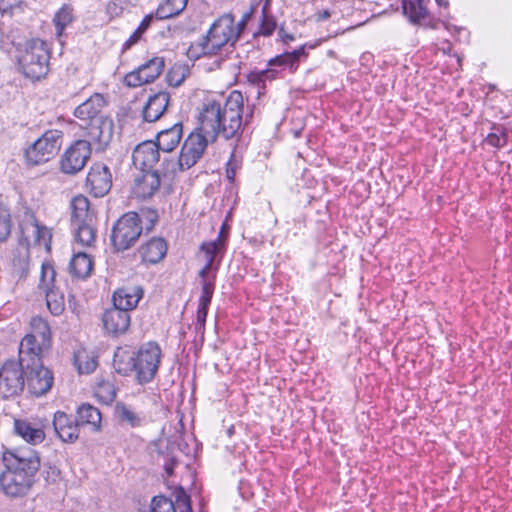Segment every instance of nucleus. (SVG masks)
I'll list each match as a JSON object with an SVG mask.
<instances>
[{
  "mask_svg": "<svg viewBox=\"0 0 512 512\" xmlns=\"http://www.w3.org/2000/svg\"><path fill=\"white\" fill-rule=\"evenodd\" d=\"M14 430L17 435L33 445L40 444L45 439V432L42 426L27 420L16 419L14 421Z\"/></svg>",
  "mask_w": 512,
  "mask_h": 512,
  "instance_id": "nucleus-29",
  "label": "nucleus"
},
{
  "mask_svg": "<svg viewBox=\"0 0 512 512\" xmlns=\"http://www.w3.org/2000/svg\"><path fill=\"white\" fill-rule=\"evenodd\" d=\"M74 10L72 6L64 4L54 15L53 24L55 26V34L60 39L67 27L74 21Z\"/></svg>",
  "mask_w": 512,
  "mask_h": 512,
  "instance_id": "nucleus-37",
  "label": "nucleus"
},
{
  "mask_svg": "<svg viewBox=\"0 0 512 512\" xmlns=\"http://www.w3.org/2000/svg\"><path fill=\"white\" fill-rule=\"evenodd\" d=\"M113 121L109 117L102 116L87 123V136L89 142L98 145V149H103L112 139Z\"/></svg>",
  "mask_w": 512,
  "mask_h": 512,
  "instance_id": "nucleus-19",
  "label": "nucleus"
},
{
  "mask_svg": "<svg viewBox=\"0 0 512 512\" xmlns=\"http://www.w3.org/2000/svg\"><path fill=\"white\" fill-rule=\"evenodd\" d=\"M159 151L154 141H144L133 150L132 162L142 171L151 170L159 161Z\"/></svg>",
  "mask_w": 512,
  "mask_h": 512,
  "instance_id": "nucleus-20",
  "label": "nucleus"
},
{
  "mask_svg": "<svg viewBox=\"0 0 512 512\" xmlns=\"http://www.w3.org/2000/svg\"><path fill=\"white\" fill-rule=\"evenodd\" d=\"M204 326H205V322H202V321H199V322H195V330L196 331H201L204 329Z\"/></svg>",
  "mask_w": 512,
  "mask_h": 512,
  "instance_id": "nucleus-60",
  "label": "nucleus"
},
{
  "mask_svg": "<svg viewBox=\"0 0 512 512\" xmlns=\"http://www.w3.org/2000/svg\"><path fill=\"white\" fill-rule=\"evenodd\" d=\"M20 245L23 248H29L32 245H43L46 250H50V242L52 238L51 231L48 227L40 224L35 215L26 211L20 221Z\"/></svg>",
  "mask_w": 512,
  "mask_h": 512,
  "instance_id": "nucleus-11",
  "label": "nucleus"
},
{
  "mask_svg": "<svg viewBox=\"0 0 512 512\" xmlns=\"http://www.w3.org/2000/svg\"><path fill=\"white\" fill-rule=\"evenodd\" d=\"M165 68V59L160 56L152 57L138 68L127 73L124 83L129 87H140L144 84L154 82Z\"/></svg>",
  "mask_w": 512,
  "mask_h": 512,
  "instance_id": "nucleus-15",
  "label": "nucleus"
},
{
  "mask_svg": "<svg viewBox=\"0 0 512 512\" xmlns=\"http://www.w3.org/2000/svg\"><path fill=\"white\" fill-rule=\"evenodd\" d=\"M162 357V349L155 341H148L139 347L135 354L136 381L139 384L149 383L155 378Z\"/></svg>",
  "mask_w": 512,
  "mask_h": 512,
  "instance_id": "nucleus-6",
  "label": "nucleus"
},
{
  "mask_svg": "<svg viewBox=\"0 0 512 512\" xmlns=\"http://www.w3.org/2000/svg\"><path fill=\"white\" fill-rule=\"evenodd\" d=\"M241 164V157L237 155L236 149L234 148L226 165V177L230 183L234 182L237 171L241 168Z\"/></svg>",
  "mask_w": 512,
  "mask_h": 512,
  "instance_id": "nucleus-46",
  "label": "nucleus"
},
{
  "mask_svg": "<svg viewBox=\"0 0 512 512\" xmlns=\"http://www.w3.org/2000/svg\"><path fill=\"white\" fill-rule=\"evenodd\" d=\"M188 0H163L155 11L157 19L164 20L179 15L187 6Z\"/></svg>",
  "mask_w": 512,
  "mask_h": 512,
  "instance_id": "nucleus-36",
  "label": "nucleus"
},
{
  "mask_svg": "<svg viewBox=\"0 0 512 512\" xmlns=\"http://www.w3.org/2000/svg\"><path fill=\"white\" fill-rule=\"evenodd\" d=\"M251 117L252 111L244 117V96L234 90L228 95H207L199 107L197 126L210 139L217 140L221 135L227 140L238 141Z\"/></svg>",
  "mask_w": 512,
  "mask_h": 512,
  "instance_id": "nucleus-1",
  "label": "nucleus"
},
{
  "mask_svg": "<svg viewBox=\"0 0 512 512\" xmlns=\"http://www.w3.org/2000/svg\"><path fill=\"white\" fill-rule=\"evenodd\" d=\"M91 156V143L77 140L62 155L60 169L63 173L74 175L81 171Z\"/></svg>",
  "mask_w": 512,
  "mask_h": 512,
  "instance_id": "nucleus-14",
  "label": "nucleus"
},
{
  "mask_svg": "<svg viewBox=\"0 0 512 512\" xmlns=\"http://www.w3.org/2000/svg\"><path fill=\"white\" fill-rule=\"evenodd\" d=\"M95 396L104 404H110L116 398V388L109 381L100 382L95 388Z\"/></svg>",
  "mask_w": 512,
  "mask_h": 512,
  "instance_id": "nucleus-39",
  "label": "nucleus"
},
{
  "mask_svg": "<svg viewBox=\"0 0 512 512\" xmlns=\"http://www.w3.org/2000/svg\"><path fill=\"white\" fill-rule=\"evenodd\" d=\"M143 230L142 219L135 212L120 217L113 226L111 242L116 251H125L139 239Z\"/></svg>",
  "mask_w": 512,
  "mask_h": 512,
  "instance_id": "nucleus-5",
  "label": "nucleus"
},
{
  "mask_svg": "<svg viewBox=\"0 0 512 512\" xmlns=\"http://www.w3.org/2000/svg\"><path fill=\"white\" fill-rule=\"evenodd\" d=\"M143 175L136 179L133 188L134 194L139 198H150L159 189L161 180L157 171H143Z\"/></svg>",
  "mask_w": 512,
  "mask_h": 512,
  "instance_id": "nucleus-25",
  "label": "nucleus"
},
{
  "mask_svg": "<svg viewBox=\"0 0 512 512\" xmlns=\"http://www.w3.org/2000/svg\"><path fill=\"white\" fill-rule=\"evenodd\" d=\"M276 76V71L272 69L263 70L260 73V77L262 80L273 79Z\"/></svg>",
  "mask_w": 512,
  "mask_h": 512,
  "instance_id": "nucleus-57",
  "label": "nucleus"
},
{
  "mask_svg": "<svg viewBox=\"0 0 512 512\" xmlns=\"http://www.w3.org/2000/svg\"><path fill=\"white\" fill-rule=\"evenodd\" d=\"M2 460L5 466L0 475L3 492L12 497L25 495L40 469L39 454L33 449L6 450Z\"/></svg>",
  "mask_w": 512,
  "mask_h": 512,
  "instance_id": "nucleus-2",
  "label": "nucleus"
},
{
  "mask_svg": "<svg viewBox=\"0 0 512 512\" xmlns=\"http://www.w3.org/2000/svg\"><path fill=\"white\" fill-rule=\"evenodd\" d=\"M438 6L447 8L448 7V0H435Z\"/></svg>",
  "mask_w": 512,
  "mask_h": 512,
  "instance_id": "nucleus-61",
  "label": "nucleus"
},
{
  "mask_svg": "<svg viewBox=\"0 0 512 512\" xmlns=\"http://www.w3.org/2000/svg\"><path fill=\"white\" fill-rule=\"evenodd\" d=\"M105 100L102 95L96 93L80 104L74 112V115L83 121L91 122L96 118H100L101 109L104 107Z\"/></svg>",
  "mask_w": 512,
  "mask_h": 512,
  "instance_id": "nucleus-26",
  "label": "nucleus"
},
{
  "mask_svg": "<svg viewBox=\"0 0 512 512\" xmlns=\"http://www.w3.org/2000/svg\"><path fill=\"white\" fill-rule=\"evenodd\" d=\"M200 250L204 253L206 263L200 270L199 275L205 276L213 272L216 273L218 269V264L215 265L216 259L225 251V240L222 237V233L215 240L202 243Z\"/></svg>",
  "mask_w": 512,
  "mask_h": 512,
  "instance_id": "nucleus-21",
  "label": "nucleus"
},
{
  "mask_svg": "<svg viewBox=\"0 0 512 512\" xmlns=\"http://www.w3.org/2000/svg\"><path fill=\"white\" fill-rule=\"evenodd\" d=\"M142 289L140 287L121 288L113 294L114 310L107 313V316L113 318L112 313L118 312L117 317L123 318L126 312L134 309L142 298Z\"/></svg>",
  "mask_w": 512,
  "mask_h": 512,
  "instance_id": "nucleus-17",
  "label": "nucleus"
},
{
  "mask_svg": "<svg viewBox=\"0 0 512 512\" xmlns=\"http://www.w3.org/2000/svg\"><path fill=\"white\" fill-rule=\"evenodd\" d=\"M403 11L413 23H429V12L424 6V0H404Z\"/></svg>",
  "mask_w": 512,
  "mask_h": 512,
  "instance_id": "nucleus-31",
  "label": "nucleus"
},
{
  "mask_svg": "<svg viewBox=\"0 0 512 512\" xmlns=\"http://www.w3.org/2000/svg\"><path fill=\"white\" fill-rule=\"evenodd\" d=\"M124 0H111L108 2L106 6V12L110 16V18L118 17L123 12V5L122 2Z\"/></svg>",
  "mask_w": 512,
  "mask_h": 512,
  "instance_id": "nucleus-50",
  "label": "nucleus"
},
{
  "mask_svg": "<svg viewBox=\"0 0 512 512\" xmlns=\"http://www.w3.org/2000/svg\"><path fill=\"white\" fill-rule=\"evenodd\" d=\"M138 1H139V0H125V2H126L127 4H130V5H133V6H134V5H136V3H137Z\"/></svg>",
  "mask_w": 512,
  "mask_h": 512,
  "instance_id": "nucleus-62",
  "label": "nucleus"
},
{
  "mask_svg": "<svg viewBox=\"0 0 512 512\" xmlns=\"http://www.w3.org/2000/svg\"><path fill=\"white\" fill-rule=\"evenodd\" d=\"M278 35L279 37L284 41V42H288V41H292L294 40V37L293 35H290L288 33H286V31L284 30L283 27H280L279 30H278Z\"/></svg>",
  "mask_w": 512,
  "mask_h": 512,
  "instance_id": "nucleus-58",
  "label": "nucleus"
},
{
  "mask_svg": "<svg viewBox=\"0 0 512 512\" xmlns=\"http://www.w3.org/2000/svg\"><path fill=\"white\" fill-rule=\"evenodd\" d=\"M96 222L72 224L75 231V241L83 247H90L96 240Z\"/></svg>",
  "mask_w": 512,
  "mask_h": 512,
  "instance_id": "nucleus-35",
  "label": "nucleus"
},
{
  "mask_svg": "<svg viewBox=\"0 0 512 512\" xmlns=\"http://www.w3.org/2000/svg\"><path fill=\"white\" fill-rule=\"evenodd\" d=\"M176 503L178 507H183L181 512H192V508L190 505V497L185 493V491L180 488L176 493Z\"/></svg>",
  "mask_w": 512,
  "mask_h": 512,
  "instance_id": "nucleus-48",
  "label": "nucleus"
},
{
  "mask_svg": "<svg viewBox=\"0 0 512 512\" xmlns=\"http://www.w3.org/2000/svg\"><path fill=\"white\" fill-rule=\"evenodd\" d=\"M113 367L118 374L123 376H128L132 373L136 376L135 355L118 348L114 353Z\"/></svg>",
  "mask_w": 512,
  "mask_h": 512,
  "instance_id": "nucleus-32",
  "label": "nucleus"
},
{
  "mask_svg": "<svg viewBox=\"0 0 512 512\" xmlns=\"http://www.w3.org/2000/svg\"><path fill=\"white\" fill-rule=\"evenodd\" d=\"M183 135V125L181 122L175 123L170 128L161 130L157 134L156 146L160 151L172 152L180 143Z\"/></svg>",
  "mask_w": 512,
  "mask_h": 512,
  "instance_id": "nucleus-27",
  "label": "nucleus"
},
{
  "mask_svg": "<svg viewBox=\"0 0 512 512\" xmlns=\"http://www.w3.org/2000/svg\"><path fill=\"white\" fill-rule=\"evenodd\" d=\"M140 219H142V223L146 221L148 223L146 229L151 230L158 220V215L153 210H147L142 212Z\"/></svg>",
  "mask_w": 512,
  "mask_h": 512,
  "instance_id": "nucleus-51",
  "label": "nucleus"
},
{
  "mask_svg": "<svg viewBox=\"0 0 512 512\" xmlns=\"http://www.w3.org/2000/svg\"><path fill=\"white\" fill-rule=\"evenodd\" d=\"M305 46H301L292 52H286L272 58L269 61L270 66H285L290 69L291 72H295L299 67V60L302 56H305Z\"/></svg>",
  "mask_w": 512,
  "mask_h": 512,
  "instance_id": "nucleus-34",
  "label": "nucleus"
},
{
  "mask_svg": "<svg viewBox=\"0 0 512 512\" xmlns=\"http://www.w3.org/2000/svg\"><path fill=\"white\" fill-rule=\"evenodd\" d=\"M188 68L184 65L176 64L171 67L167 73V82L170 86L178 87L180 86L186 76L188 75Z\"/></svg>",
  "mask_w": 512,
  "mask_h": 512,
  "instance_id": "nucleus-40",
  "label": "nucleus"
},
{
  "mask_svg": "<svg viewBox=\"0 0 512 512\" xmlns=\"http://www.w3.org/2000/svg\"><path fill=\"white\" fill-rule=\"evenodd\" d=\"M215 139H210L197 126L184 140L178 161L177 168L179 171H185L193 167L203 156L207 146L214 143Z\"/></svg>",
  "mask_w": 512,
  "mask_h": 512,
  "instance_id": "nucleus-9",
  "label": "nucleus"
},
{
  "mask_svg": "<svg viewBox=\"0 0 512 512\" xmlns=\"http://www.w3.org/2000/svg\"><path fill=\"white\" fill-rule=\"evenodd\" d=\"M276 21L272 16L264 14L261 23V33L265 36H270L276 29Z\"/></svg>",
  "mask_w": 512,
  "mask_h": 512,
  "instance_id": "nucleus-49",
  "label": "nucleus"
},
{
  "mask_svg": "<svg viewBox=\"0 0 512 512\" xmlns=\"http://www.w3.org/2000/svg\"><path fill=\"white\" fill-rule=\"evenodd\" d=\"M151 512H176V509L171 499L159 495L151 501Z\"/></svg>",
  "mask_w": 512,
  "mask_h": 512,
  "instance_id": "nucleus-45",
  "label": "nucleus"
},
{
  "mask_svg": "<svg viewBox=\"0 0 512 512\" xmlns=\"http://www.w3.org/2000/svg\"><path fill=\"white\" fill-rule=\"evenodd\" d=\"M114 417L118 424L123 427L138 428L145 422V416L142 413L137 412L131 405L122 401L116 402Z\"/></svg>",
  "mask_w": 512,
  "mask_h": 512,
  "instance_id": "nucleus-24",
  "label": "nucleus"
},
{
  "mask_svg": "<svg viewBox=\"0 0 512 512\" xmlns=\"http://www.w3.org/2000/svg\"><path fill=\"white\" fill-rule=\"evenodd\" d=\"M167 249V243L163 238L153 237L143 243L138 249V252L142 262L147 264H156L165 257Z\"/></svg>",
  "mask_w": 512,
  "mask_h": 512,
  "instance_id": "nucleus-23",
  "label": "nucleus"
},
{
  "mask_svg": "<svg viewBox=\"0 0 512 512\" xmlns=\"http://www.w3.org/2000/svg\"><path fill=\"white\" fill-rule=\"evenodd\" d=\"M485 141L492 147L502 148L507 144L508 136L504 129L495 127L493 132L487 135Z\"/></svg>",
  "mask_w": 512,
  "mask_h": 512,
  "instance_id": "nucleus-44",
  "label": "nucleus"
},
{
  "mask_svg": "<svg viewBox=\"0 0 512 512\" xmlns=\"http://www.w3.org/2000/svg\"><path fill=\"white\" fill-rule=\"evenodd\" d=\"M93 265V260L88 254L78 252L71 259L69 268L74 276L84 279L90 276Z\"/></svg>",
  "mask_w": 512,
  "mask_h": 512,
  "instance_id": "nucleus-33",
  "label": "nucleus"
},
{
  "mask_svg": "<svg viewBox=\"0 0 512 512\" xmlns=\"http://www.w3.org/2000/svg\"><path fill=\"white\" fill-rule=\"evenodd\" d=\"M23 0H0V12L2 14L10 13L14 8H18Z\"/></svg>",
  "mask_w": 512,
  "mask_h": 512,
  "instance_id": "nucleus-52",
  "label": "nucleus"
},
{
  "mask_svg": "<svg viewBox=\"0 0 512 512\" xmlns=\"http://www.w3.org/2000/svg\"><path fill=\"white\" fill-rule=\"evenodd\" d=\"M170 103V94L160 91L151 95L142 110L143 119L146 122H155L159 120L168 108Z\"/></svg>",
  "mask_w": 512,
  "mask_h": 512,
  "instance_id": "nucleus-22",
  "label": "nucleus"
},
{
  "mask_svg": "<svg viewBox=\"0 0 512 512\" xmlns=\"http://www.w3.org/2000/svg\"><path fill=\"white\" fill-rule=\"evenodd\" d=\"M74 365L80 374H90L96 369L98 362L96 356L82 349L74 353Z\"/></svg>",
  "mask_w": 512,
  "mask_h": 512,
  "instance_id": "nucleus-38",
  "label": "nucleus"
},
{
  "mask_svg": "<svg viewBox=\"0 0 512 512\" xmlns=\"http://www.w3.org/2000/svg\"><path fill=\"white\" fill-rule=\"evenodd\" d=\"M154 18H156L155 13L146 15L137 28L139 32L144 33L149 28Z\"/></svg>",
  "mask_w": 512,
  "mask_h": 512,
  "instance_id": "nucleus-54",
  "label": "nucleus"
},
{
  "mask_svg": "<svg viewBox=\"0 0 512 512\" xmlns=\"http://www.w3.org/2000/svg\"><path fill=\"white\" fill-rule=\"evenodd\" d=\"M175 464H176V461H175V458H174V457H169V456H167V457L165 458V460H164V465H163V466H164V469H165V471H166V473H167L168 475H171V474H172V472H173V468H174Z\"/></svg>",
  "mask_w": 512,
  "mask_h": 512,
  "instance_id": "nucleus-55",
  "label": "nucleus"
},
{
  "mask_svg": "<svg viewBox=\"0 0 512 512\" xmlns=\"http://www.w3.org/2000/svg\"><path fill=\"white\" fill-rule=\"evenodd\" d=\"M71 223L96 222V213L87 197L75 196L71 201Z\"/></svg>",
  "mask_w": 512,
  "mask_h": 512,
  "instance_id": "nucleus-28",
  "label": "nucleus"
},
{
  "mask_svg": "<svg viewBox=\"0 0 512 512\" xmlns=\"http://www.w3.org/2000/svg\"><path fill=\"white\" fill-rule=\"evenodd\" d=\"M75 418L79 422V426L90 425L94 431H99L101 428L102 417L99 409L88 403H83L77 408Z\"/></svg>",
  "mask_w": 512,
  "mask_h": 512,
  "instance_id": "nucleus-30",
  "label": "nucleus"
},
{
  "mask_svg": "<svg viewBox=\"0 0 512 512\" xmlns=\"http://www.w3.org/2000/svg\"><path fill=\"white\" fill-rule=\"evenodd\" d=\"M143 33L139 32L138 29H136L133 34L126 40L123 47L124 49L131 48L135 43L139 41Z\"/></svg>",
  "mask_w": 512,
  "mask_h": 512,
  "instance_id": "nucleus-53",
  "label": "nucleus"
},
{
  "mask_svg": "<svg viewBox=\"0 0 512 512\" xmlns=\"http://www.w3.org/2000/svg\"><path fill=\"white\" fill-rule=\"evenodd\" d=\"M86 186L95 197L105 196L112 187L109 168L103 163L93 164L86 178Z\"/></svg>",
  "mask_w": 512,
  "mask_h": 512,
  "instance_id": "nucleus-16",
  "label": "nucleus"
},
{
  "mask_svg": "<svg viewBox=\"0 0 512 512\" xmlns=\"http://www.w3.org/2000/svg\"><path fill=\"white\" fill-rule=\"evenodd\" d=\"M53 427L62 442L74 443L79 438V422L73 415L57 411L54 414Z\"/></svg>",
  "mask_w": 512,
  "mask_h": 512,
  "instance_id": "nucleus-18",
  "label": "nucleus"
},
{
  "mask_svg": "<svg viewBox=\"0 0 512 512\" xmlns=\"http://www.w3.org/2000/svg\"><path fill=\"white\" fill-rule=\"evenodd\" d=\"M29 270V253L27 248H22L19 251V256L13 259V272L19 277L23 278L27 275Z\"/></svg>",
  "mask_w": 512,
  "mask_h": 512,
  "instance_id": "nucleus-41",
  "label": "nucleus"
},
{
  "mask_svg": "<svg viewBox=\"0 0 512 512\" xmlns=\"http://www.w3.org/2000/svg\"><path fill=\"white\" fill-rule=\"evenodd\" d=\"M12 223L9 211L0 207V242L6 241L11 233Z\"/></svg>",
  "mask_w": 512,
  "mask_h": 512,
  "instance_id": "nucleus-47",
  "label": "nucleus"
},
{
  "mask_svg": "<svg viewBox=\"0 0 512 512\" xmlns=\"http://www.w3.org/2000/svg\"><path fill=\"white\" fill-rule=\"evenodd\" d=\"M24 366L19 361H6L0 368V396L9 398L18 395L25 387Z\"/></svg>",
  "mask_w": 512,
  "mask_h": 512,
  "instance_id": "nucleus-12",
  "label": "nucleus"
},
{
  "mask_svg": "<svg viewBox=\"0 0 512 512\" xmlns=\"http://www.w3.org/2000/svg\"><path fill=\"white\" fill-rule=\"evenodd\" d=\"M56 271L50 262H43L39 289L45 293L47 307L53 316H59L64 310V298L56 291Z\"/></svg>",
  "mask_w": 512,
  "mask_h": 512,
  "instance_id": "nucleus-13",
  "label": "nucleus"
},
{
  "mask_svg": "<svg viewBox=\"0 0 512 512\" xmlns=\"http://www.w3.org/2000/svg\"><path fill=\"white\" fill-rule=\"evenodd\" d=\"M27 372V387L31 394L40 397L50 391L54 383L53 373L43 366L40 357L29 358L21 361Z\"/></svg>",
  "mask_w": 512,
  "mask_h": 512,
  "instance_id": "nucleus-10",
  "label": "nucleus"
},
{
  "mask_svg": "<svg viewBox=\"0 0 512 512\" xmlns=\"http://www.w3.org/2000/svg\"><path fill=\"white\" fill-rule=\"evenodd\" d=\"M246 26L245 19L235 23L232 14H224L216 19L206 35L192 42L187 49L190 60L211 57L219 54L224 47L233 46Z\"/></svg>",
  "mask_w": 512,
  "mask_h": 512,
  "instance_id": "nucleus-3",
  "label": "nucleus"
},
{
  "mask_svg": "<svg viewBox=\"0 0 512 512\" xmlns=\"http://www.w3.org/2000/svg\"><path fill=\"white\" fill-rule=\"evenodd\" d=\"M207 305L200 302V306L197 311V320H205L207 316Z\"/></svg>",
  "mask_w": 512,
  "mask_h": 512,
  "instance_id": "nucleus-56",
  "label": "nucleus"
},
{
  "mask_svg": "<svg viewBox=\"0 0 512 512\" xmlns=\"http://www.w3.org/2000/svg\"><path fill=\"white\" fill-rule=\"evenodd\" d=\"M51 329L48 322H32L31 331L21 341L19 355L21 361L42 357L51 347Z\"/></svg>",
  "mask_w": 512,
  "mask_h": 512,
  "instance_id": "nucleus-7",
  "label": "nucleus"
},
{
  "mask_svg": "<svg viewBox=\"0 0 512 512\" xmlns=\"http://www.w3.org/2000/svg\"><path fill=\"white\" fill-rule=\"evenodd\" d=\"M202 279V296L200 298V302L203 304H208L211 300L213 291H214V281L216 278V273L207 275H199Z\"/></svg>",
  "mask_w": 512,
  "mask_h": 512,
  "instance_id": "nucleus-42",
  "label": "nucleus"
},
{
  "mask_svg": "<svg viewBox=\"0 0 512 512\" xmlns=\"http://www.w3.org/2000/svg\"><path fill=\"white\" fill-rule=\"evenodd\" d=\"M16 58L18 68L26 78L39 80L47 75L50 55L44 41H26L18 47Z\"/></svg>",
  "mask_w": 512,
  "mask_h": 512,
  "instance_id": "nucleus-4",
  "label": "nucleus"
},
{
  "mask_svg": "<svg viewBox=\"0 0 512 512\" xmlns=\"http://www.w3.org/2000/svg\"><path fill=\"white\" fill-rule=\"evenodd\" d=\"M330 15H331V13L329 10H324L317 14V20H319V21L326 20L330 17Z\"/></svg>",
  "mask_w": 512,
  "mask_h": 512,
  "instance_id": "nucleus-59",
  "label": "nucleus"
},
{
  "mask_svg": "<svg viewBox=\"0 0 512 512\" xmlns=\"http://www.w3.org/2000/svg\"><path fill=\"white\" fill-rule=\"evenodd\" d=\"M102 326L106 335L118 338L128 331L130 322H103Z\"/></svg>",
  "mask_w": 512,
  "mask_h": 512,
  "instance_id": "nucleus-43",
  "label": "nucleus"
},
{
  "mask_svg": "<svg viewBox=\"0 0 512 512\" xmlns=\"http://www.w3.org/2000/svg\"><path fill=\"white\" fill-rule=\"evenodd\" d=\"M63 133L60 130H47L25 150V159L30 165H39L48 162L62 145Z\"/></svg>",
  "mask_w": 512,
  "mask_h": 512,
  "instance_id": "nucleus-8",
  "label": "nucleus"
}]
</instances>
